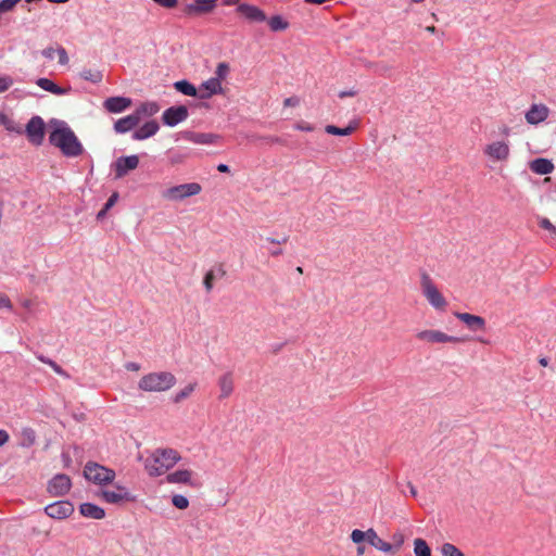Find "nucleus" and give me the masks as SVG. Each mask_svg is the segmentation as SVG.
Segmentation results:
<instances>
[{
    "instance_id": "52",
    "label": "nucleus",
    "mask_w": 556,
    "mask_h": 556,
    "mask_svg": "<svg viewBox=\"0 0 556 556\" xmlns=\"http://www.w3.org/2000/svg\"><path fill=\"white\" fill-rule=\"evenodd\" d=\"M293 127L296 130L305 131V132H311V131L315 130V126L314 125H312V124H309L307 122H304V121L296 122L293 125Z\"/></svg>"
},
{
    "instance_id": "20",
    "label": "nucleus",
    "mask_w": 556,
    "mask_h": 556,
    "mask_svg": "<svg viewBox=\"0 0 556 556\" xmlns=\"http://www.w3.org/2000/svg\"><path fill=\"white\" fill-rule=\"evenodd\" d=\"M155 454L159 458L160 465L164 469V472L174 467L181 459L180 454L170 447L156 448Z\"/></svg>"
},
{
    "instance_id": "46",
    "label": "nucleus",
    "mask_w": 556,
    "mask_h": 556,
    "mask_svg": "<svg viewBox=\"0 0 556 556\" xmlns=\"http://www.w3.org/2000/svg\"><path fill=\"white\" fill-rule=\"evenodd\" d=\"M404 539L405 538H404L403 533H401V532L393 533V535H392V543H390L391 546L393 547L391 549V555L392 556L395 555L400 551V548L404 544Z\"/></svg>"
},
{
    "instance_id": "38",
    "label": "nucleus",
    "mask_w": 556,
    "mask_h": 556,
    "mask_svg": "<svg viewBox=\"0 0 556 556\" xmlns=\"http://www.w3.org/2000/svg\"><path fill=\"white\" fill-rule=\"evenodd\" d=\"M79 75L84 80L90 81L92 84H100L103 79V74L101 71L92 72L91 70L85 68L80 72Z\"/></svg>"
},
{
    "instance_id": "31",
    "label": "nucleus",
    "mask_w": 556,
    "mask_h": 556,
    "mask_svg": "<svg viewBox=\"0 0 556 556\" xmlns=\"http://www.w3.org/2000/svg\"><path fill=\"white\" fill-rule=\"evenodd\" d=\"M144 469L150 477H160L164 473V469L160 465L155 451L152 453V455L146 458Z\"/></svg>"
},
{
    "instance_id": "21",
    "label": "nucleus",
    "mask_w": 556,
    "mask_h": 556,
    "mask_svg": "<svg viewBox=\"0 0 556 556\" xmlns=\"http://www.w3.org/2000/svg\"><path fill=\"white\" fill-rule=\"evenodd\" d=\"M200 100H207L211 99L215 94H223L224 88L222 86V83H219L217 79H214L211 77L210 79L203 81L200 87L198 88Z\"/></svg>"
},
{
    "instance_id": "5",
    "label": "nucleus",
    "mask_w": 556,
    "mask_h": 556,
    "mask_svg": "<svg viewBox=\"0 0 556 556\" xmlns=\"http://www.w3.org/2000/svg\"><path fill=\"white\" fill-rule=\"evenodd\" d=\"M46 132L47 124L39 115L31 116L25 125V128H23V135H25L27 140L35 147H39L43 143Z\"/></svg>"
},
{
    "instance_id": "48",
    "label": "nucleus",
    "mask_w": 556,
    "mask_h": 556,
    "mask_svg": "<svg viewBox=\"0 0 556 556\" xmlns=\"http://www.w3.org/2000/svg\"><path fill=\"white\" fill-rule=\"evenodd\" d=\"M167 153H168V160H169L170 164H173V165L182 163L187 156L186 154H182L178 151H173V150H169Z\"/></svg>"
},
{
    "instance_id": "6",
    "label": "nucleus",
    "mask_w": 556,
    "mask_h": 556,
    "mask_svg": "<svg viewBox=\"0 0 556 556\" xmlns=\"http://www.w3.org/2000/svg\"><path fill=\"white\" fill-rule=\"evenodd\" d=\"M202 187L198 182H187L173 186L164 191V197L172 201H182L189 197L199 194Z\"/></svg>"
},
{
    "instance_id": "37",
    "label": "nucleus",
    "mask_w": 556,
    "mask_h": 556,
    "mask_svg": "<svg viewBox=\"0 0 556 556\" xmlns=\"http://www.w3.org/2000/svg\"><path fill=\"white\" fill-rule=\"evenodd\" d=\"M414 553L415 556H431V547L425 539L417 538L414 540Z\"/></svg>"
},
{
    "instance_id": "24",
    "label": "nucleus",
    "mask_w": 556,
    "mask_h": 556,
    "mask_svg": "<svg viewBox=\"0 0 556 556\" xmlns=\"http://www.w3.org/2000/svg\"><path fill=\"white\" fill-rule=\"evenodd\" d=\"M484 153L496 161H504L509 156V147L504 141L492 142L486 146Z\"/></svg>"
},
{
    "instance_id": "7",
    "label": "nucleus",
    "mask_w": 556,
    "mask_h": 556,
    "mask_svg": "<svg viewBox=\"0 0 556 556\" xmlns=\"http://www.w3.org/2000/svg\"><path fill=\"white\" fill-rule=\"evenodd\" d=\"M140 163L139 155H122L117 157L111 165L114 173V179H121L127 176L130 172L138 168Z\"/></svg>"
},
{
    "instance_id": "41",
    "label": "nucleus",
    "mask_w": 556,
    "mask_h": 556,
    "mask_svg": "<svg viewBox=\"0 0 556 556\" xmlns=\"http://www.w3.org/2000/svg\"><path fill=\"white\" fill-rule=\"evenodd\" d=\"M370 533V529L366 530V531H363V530H359V529H354L352 532H351V540L357 544V545H361V544H364V543H368V540H369V534Z\"/></svg>"
},
{
    "instance_id": "4",
    "label": "nucleus",
    "mask_w": 556,
    "mask_h": 556,
    "mask_svg": "<svg viewBox=\"0 0 556 556\" xmlns=\"http://www.w3.org/2000/svg\"><path fill=\"white\" fill-rule=\"evenodd\" d=\"M420 285L422 294L428 300L430 305L438 311H445L447 301L434 285L431 277L425 270H422L420 274Z\"/></svg>"
},
{
    "instance_id": "9",
    "label": "nucleus",
    "mask_w": 556,
    "mask_h": 556,
    "mask_svg": "<svg viewBox=\"0 0 556 556\" xmlns=\"http://www.w3.org/2000/svg\"><path fill=\"white\" fill-rule=\"evenodd\" d=\"M416 338L432 343H463L468 341V337L448 336L440 330H421L416 333Z\"/></svg>"
},
{
    "instance_id": "53",
    "label": "nucleus",
    "mask_w": 556,
    "mask_h": 556,
    "mask_svg": "<svg viewBox=\"0 0 556 556\" xmlns=\"http://www.w3.org/2000/svg\"><path fill=\"white\" fill-rule=\"evenodd\" d=\"M59 55V63L61 65H65L68 63V54H67V51L65 50L64 47L60 46L58 47L56 51H55Z\"/></svg>"
},
{
    "instance_id": "12",
    "label": "nucleus",
    "mask_w": 556,
    "mask_h": 556,
    "mask_svg": "<svg viewBox=\"0 0 556 556\" xmlns=\"http://www.w3.org/2000/svg\"><path fill=\"white\" fill-rule=\"evenodd\" d=\"M236 12L249 23H263L267 21V15L261 8L247 2L238 4Z\"/></svg>"
},
{
    "instance_id": "1",
    "label": "nucleus",
    "mask_w": 556,
    "mask_h": 556,
    "mask_svg": "<svg viewBox=\"0 0 556 556\" xmlns=\"http://www.w3.org/2000/svg\"><path fill=\"white\" fill-rule=\"evenodd\" d=\"M49 142L66 157H76L84 153V147L66 122L51 118L49 121Z\"/></svg>"
},
{
    "instance_id": "45",
    "label": "nucleus",
    "mask_w": 556,
    "mask_h": 556,
    "mask_svg": "<svg viewBox=\"0 0 556 556\" xmlns=\"http://www.w3.org/2000/svg\"><path fill=\"white\" fill-rule=\"evenodd\" d=\"M2 126L5 128L9 132H14L17 135H23V127L15 123L12 118H10L8 115L4 118V123Z\"/></svg>"
},
{
    "instance_id": "60",
    "label": "nucleus",
    "mask_w": 556,
    "mask_h": 556,
    "mask_svg": "<svg viewBox=\"0 0 556 556\" xmlns=\"http://www.w3.org/2000/svg\"><path fill=\"white\" fill-rule=\"evenodd\" d=\"M55 51H56V50H54L53 48L48 47V48H46V49H43V50L41 51V54H42V56H45L46 59L52 60Z\"/></svg>"
},
{
    "instance_id": "13",
    "label": "nucleus",
    "mask_w": 556,
    "mask_h": 556,
    "mask_svg": "<svg viewBox=\"0 0 556 556\" xmlns=\"http://www.w3.org/2000/svg\"><path fill=\"white\" fill-rule=\"evenodd\" d=\"M132 99L125 96L109 97L103 101V109L111 114H119L132 106Z\"/></svg>"
},
{
    "instance_id": "40",
    "label": "nucleus",
    "mask_w": 556,
    "mask_h": 556,
    "mask_svg": "<svg viewBox=\"0 0 556 556\" xmlns=\"http://www.w3.org/2000/svg\"><path fill=\"white\" fill-rule=\"evenodd\" d=\"M197 387V383H189L187 384L182 390H180L179 392H177L173 397H172V401L174 403H180L182 402L184 400L188 399L191 393L194 391Z\"/></svg>"
},
{
    "instance_id": "43",
    "label": "nucleus",
    "mask_w": 556,
    "mask_h": 556,
    "mask_svg": "<svg viewBox=\"0 0 556 556\" xmlns=\"http://www.w3.org/2000/svg\"><path fill=\"white\" fill-rule=\"evenodd\" d=\"M172 505L179 510H185L189 507V500L185 495L174 494L172 496Z\"/></svg>"
},
{
    "instance_id": "16",
    "label": "nucleus",
    "mask_w": 556,
    "mask_h": 556,
    "mask_svg": "<svg viewBox=\"0 0 556 556\" xmlns=\"http://www.w3.org/2000/svg\"><path fill=\"white\" fill-rule=\"evenodd\" d=\"M99 495L102 500L109 504L122 505L123 503H136L138 501L137 495L130 492H115L110 490H101Z\"/></svg>"
},
{
    "instance_id": "15",
    "label": "nucleus",
    "mask_w": 556,
    "mask_h": 556,
    "mask_svg": "<svg viewBox=\"0 0 556 556\" xmlns=\"http://www.w3.org/2000/svg\"><path fill=\"white\" fill-rule=\"evenodd\" d=\"M192 470L189 469H177L166 476L168 483L187 484L191 488H201L202 483L200 480L192 479Z\"/></svg>"
},
{
    "instance_id": "26",
    "label": "nucleus",
    "mask_w": 556,
    "mask_h": 556,
    "mask_svg": "<svg viewBox=\"0 0 556 556\" xmlns=\"http://www.w3.org/2000/svg\"><path fill=\"white\" fill-rule=\"evenodd\" d=\"M36 85L39 86L45 91H48L55 96H64L71 92L72 88L68 87H62L59 86L56 83H54L52 79L47 77H39L36 80Z\"/></svg>"
},
{
    "instance_id": "11",
    "label": "nucleus",
    "mask_w": 556,
    "mask_h": 556,
    "mask_svg": "<svg viewBox=\"0 0 556 556\" xmlns=\"http://www.w3.org/2000/svg\"><path fill=\"white\" fill-rule=\"evenodd\" d=\"M72 488V480L66 473H56L48 481L47 491L56 497L66 495Z\"/></svg>"
},
{
    "instance_id": "27",
    "label": "nucleus",
    "mask_w": 556,
    "mask_h": 556,
    "mask_svg": "<svg viewBox=\"0 0 556 556\" xmlns=\"http://www.w3.org/2000/svg\"><path fill=\"white\" fill-rule=\"evenodd\" d=\"M226 274L227 273L222 263L207 270L203 277V286L206 292L210 293L214 288L215 280L225 277Z\"/></svg>"
},
{
    "instance_id": "44",
    "label": "nucleus",
    "mask_w": 556,
    "mask_h": 556,
    "mask_svg": "<svg viewBox=\"0 0 556 556\" xmlns=\"http://www.w3.org/2000/svg\"><path fill=\"white\" fill-rule=\"evenodd\" d=\"M230 71V66L227 62H219L215 70V77L214 79H217L219 83H222L223 79H225Z\"/></svg>"
},
{
    "instance_id": "28",
    "label": "nucleus",
    "mask_w": 556,
    "mask_h": 556,
    "mask_svg": "<svg viewBox=\"0 0 556 556\" xmlns=\"http://www.w3.org/2000/svg\"><path fill=\"white\" fill-rule=\"evenodd\" d=\"M160 111V105L155 101L141 102L134 111L139 123L142 118H150Z\"/></svg>"
},
{
    "instance_id": "23",
    "label": "nucleus",
    "mask_w": 556,
    "mask_h": 556,
    "mask_svg": "<svg viewBox=\"0 0 556 556\" xmlns=\"http://www.w3.org/2000/svg\"><path fill=\"white\" fill-rule=\"evenodd\" d=\"M139 124V121L132 112L131 114H128L115 121L113 124V129L116 134L123 135L129 131H134Z\"/></svg>"
},
{
    "instance_id": "54",
    "label": "nucleus",
    "mask_w": 556,
    "mask_h": 556,
    "mask_svg": "<svg viewBox=\"0 0 556 556\" xmlns=\"http://www.w3.org/2000/svg\"><path fill=\"white\" fill-rule=\"evenodd\" d=\"M1 308H12L11 300L4 293H0V309Z\"/></svg>"
},
{
    "instance_id": "18",
    "label": "nucleus",
    "mask_w": 556,
    "mask_h": 556,
    "mask_svg": "<svg viewBox=\"0 0 556 556\" xmlns=\"http://www.w3.org/2000/svg\"><path fill=\"white\" fill-rule=\"evenodd\" d=\"M185 140L197 144H214L220 138L219 135L213 132H195L192 130H184L178 134Z\"/></svg>"
},
{
    "instance_id": "63",
    "label": "nucleus",
    "mask_w": 556,
    "mask_h": 556,
    "mask_svg": "<svg viewBox=\"0 0 556 556\" xmlns=\"http://www.w3.org/2000/svg\"><path fill=\"white\" fill-rule=\"evenodd\" d=\"M126 369L128 370H131V371H137L140 369V365L138 363H135V362H128L126 365H125Z\"/></svg>"
},
{
    "instance_id": "51",
    "label": "nucleus",
    "mask_w": 556,
    "mask_h": 556,
    "mask_svg": "<svg viewBox=\"0 0 556 556\" xmlns=\"http://www.w3.org/2000/svg\"><path fill=\"white\" fill-rule=\"evenodd\" d=\"M538 225L541 228L548 230L551 233L556 235V227L551 223V220L548 218L539 217Z\"/></svg>"
},
{
    "instance_id": "56",
    "label": "nucleus",
    "mask_w": 556,
    "mask_h": 556,
    "mask_svg": "<svg viewBox=\"0 0 556 556\" xmlns=\"http://www.w3.org/2000/svg\"><path fill=\"white\" fill-rule=\"evenodd\" d=\"M289 240V236H283L281 238H273V237H267L266 238V241L271 243V244H283V243H287Z\"/></svg>"
},
{
    "instance_id": "33",
    "label": "nucleus",
    "mask_w": 556,
    "mask_h": 556,
    "mask_svg": "<svg viewBox=\"0 0 556 556\" xmlns=\"http://www.w3.org/2000/svg\"><path fill=\"white\" fill-rule=\"evenodd\" d=\"M368 535V544L370 546L388 555H391V549L393 548L391 544L389 542L383 541L372 528H370V533Z\"/></svg>"
},
{
    "instance_id": "34",
    "label": "nucleus",
    "mask_w": 556,
    "mask_h": 556,
    "mask_svg": "<svg viewBox=\"0 0 556 556\" xmlns=\"http://www.w3.org/2000/svg\"><path fill=\"white\" fill-rule=\"evenodd\" d=\"M218 387L220 389L219 399L228 397L233 391V379L231 372H226L218 379Z\"/></svg>"
},
{
    "instance_id": "42",
    "label": "nucleus",
    "mask_w": 556,
    "mask_h": 556,
    "mask_svg": "<svg viewBox=\"0 0 556 556\" xmlns=\"http://www.w3.org/2000/svg\"><path fill=\"white\" fill-rule=\"evenodd\" d=\"M442 556H465V554L454 544L444 543L441 546Z\"/></svg>"
},
{
    "instance_id": "10",
    "label": "nucleus",
    "mask_w": 556,
    "mask_h": 556,
    "mask_svg": "<svg viewBox=\"0 0 556 556\" xmlns=\"http://www.w3.org/2000/svg\"><path fill=\"white\" fill-rule=\"evenodd\" d=\"M45 514L53 519H65L68 518L75 510L74 504L68 500H61L47 505Z\"/></svg>"
},
{
    "instance_id": "3",
    "label": "nucleus",
    "mask_w": 556,
    "mask_h": 556,
    "mask_svg": "<svg viewBox=\"0 0 556 556\" xmlns=\"http://www.w3.org/2000/svg\"><path fill=\"white\" fill-rule=\"evenodd\" d=\"M84 477L86 480L97 485H108L114 482L116 472L114 469L108 468L93 460H89L85 465Z\"/></svg>"
},
{
    "instance_id": "14",
    "label": "nucleus",
    "mask_w": 556,
    "mask_h": 556,
    "mask_svg": "<svg viewBox=\"0 0 556 556\" xmlns=\"http://www.w3.org/2000/svg\"><path fill=\"white\" fill-rule=\"evenodd\" d=\"M216 5L211 0H193L191 3L185 4L182 14L185 16H201L212 13Z\"/></svg>"
},
{
    "instance_id": "36",
    "label": "nucleus",
    "mask_w": 556,
    "mask_h": 556,
    "mask_svg": "<svg viewBox=\"0 0 556 556\" xmlns=\"http://www.w3.org/2000/svg\"><path fill=\"white\" fill-rule=\"evenodd\" d=\"M118 199L119 193L117 191H113L111 195L108 198L106 202L101 207V210L97 213L96 218L98 222H101L106 217L108 213L117 203Z\"/></svg>"
},
{
    "instance_id": "50",
    "label": "nucleus",
    "mask_w": 556,
    "mask_h": 556,
    "mask_svg": "<svg viewBox=\"0 0 556 556\" xmlns=\"http://www.w3.org/2000/svg\"><path fill=\"white\" fill-rule=\"evenodd\" d=\"M155 4L161 8L172 10L179 5V0H152Z\"/></svg>"
},
{
    "instance_id": "32",
    "label": "nucleus",
    "mask_w": 556,
    "mask_h": 556,
    "mask_svg": "<svg viewBox=\"0 0 556 556\" xmlns=\"http://www.w3.org/2000/svg\"><path fill=\"white\" fill-rule=\"evenodd\" d=\"M174 88L177 92L198 99V88L188 79H180L174 83Z\"/></svg>"
},
{
    "instance_id": "59",
    "label": "nucleus",
    "mask_w": 556,
    "mask_h": 556,
    "mask_svg": "<svg viewBox=\"0 0 556 556\" xmlns=\"http://www.w3.org/2000/svg\"><path fill=\"white\" fill-rule=\"evenodd\" d=\"M10 440L8 431L0 429V447L7 444Z\"/></svg>"
},
{
    "instance_id": "62",
    "label": "nucleus",
    "mask_w": 556,
    "mask_h": 556,
    "mask_svg": "<svg viewBox=\"0 0 556 556\" xmlns=\"http://www.w3.org/2000/svg\"><path fill=\"white\" fill-rule=\"evenodd\" d=\"M216 169L219 172V173H223V174H229L230 173V167L229 165L225 164V163H220L217 165Z\"/></svg>"
},
{
    "instance_id": "47",
    "label": "nucleus",
    "mask_w": 556,
    "mask_h": 556,
    "mask_svg": "<svg viewBox=\"0 0 556 556\" xmlns=\"http://www.w3.org/2000/svg\"><path fill=\"white\" fill-rule=\"evenodd\" d=\"M22 0H0V15L12 12Z\"/></svg>"
},
{
    "instance_id": "49",
    "label": "nucleus",
    "mask_w": 556,
    "mask_h": 556,
    "mask_svg": "<svg viewBox=\"0 0 556 556\" xmlns=\"http://www.w3.org/2000/svg\"><path fill=\"white\" fill-rule=\"evenodd\" d=\"M13 85V78L9 75H0V93L8 91Z\"/></svg>"
},
{
    "instance_id": "55",
    "label": "nucleus",
    "mask_w": 556,
    "mask_h": 556,
    "mask_svg": "<svg viewBox=\"0 0 556 556\" xmlns=\"http://www.w3.org/2000/svg\"><path fill=\"white\" fill-rule=\"evenodd\" d=\"M299 104H300V98L296 96L286 98L283 101L285 106H298Z\"/></svg>"
},
{
    "instance_id": "58",
    "label": "nucleus",
    "mask_w": 556,
    "mask_h": 556,
    "mask_svg": "<svg viewBox=\"0 0 556 556\" xmlns=\"http://www.w3.org/2000/svg\"><path fill=\"white\" fill-rule=\"evenodd\" d=\"M358 93L357 90L351 89V90H342L339 92L338 97L340 99L346 98V97H355Z\"/></svg>"
},
{
    "instance_id": "35",
    "label": "nucleus",
    "mask_w": 556,
    "mask_h": 556,
    "mask_svg": "<svg viewBox=\"0 0 556 556\" xmlns=\"http://www.w3.org/2000/svg\"><path fill=\"white\" fill-rule=\"evenodd\" d=\"M266 22L269 26V29L274 33L285 31L290 26L289 22L280 14H275L270 17H267Z\"/></svg>"
},
{
    "instance_id": "8",
    "label": "nucleus",
    "mask_w": 556,
    "mask_h": 556,
    "mask_svg": "<svg viewBox=\"0 0 556 556\" xmlns=\"http://www.w3.org/2000/svg\"><path fill=\"white\" fill-rule=\"evenodd\" d=\"M189 115L188 108L185 104H176L167 108L162 116V124L168 127H175L186 121Z\"/></svg>"
},
{
    "instance_id": "64",
    "label": "nucleus",
    "mask_w": 556,
    "mask_h": 556,
    "mask_svg": "<svg viewBox=\"0 0 556 556\" xmlns=\"http://www.w3.org/2000/svg\"><path fill=\"white\" fill-rule=\"evenodd\" d=\"M283 254V250L281 248H274L269 250V255L273 257H277Z\"/></svg>"
},
{
    "instance_id": "30",
    "label": "nucleus",
    "mask_w": 556,
    "mask_h": 556,
    "mask_svg": "<svg viewBox=\"0 0 556 556\" xmlns=\"http://www.w3.org/2000/svg\"><path fill=\"white\" fill-rule=\"evenodd\" d=\"M358 125H359V123L356 119L351 121L344 127H339L337 125L329 124V125H326L325 131L328 135L339 136V137H346V136L352 135L356 130Z\"/></svg>"
},
{
    "instance_id": "22",
    "label": "nucleus",
    "mask_w": 556,
    "mask_h": 556,
    "mask_svg": "<svg viewBox=\"0 0 556 556\" xmlns=\"http://www.w3.org/2000/svg\"><path fill=\"white\" fill-rule=\"evenodd\" d=\"M549 114V110L545 104H531L530 109L526 112V121L530 125H538L544 122Z\"/></svg>"
},
{
    "instance_id": "17",
    "label": "nucleus",
    "mask_w": 556,
    "mask_h": 556,
    "mask_svg": "<svg viewBox=\"0 0 556 556\" xmlns=\"http://www.w3.org/2000/svg\"><path fill=\"white\" fill-rule=\"evenodd\" d=\"M160 130V124L156 119L152 118L144 122L141 126H137L131 134L132 140L142 141L147 140Z\"/></svg>"
},
{
    "instance_id": "29",
    "label": "nucleus",
    "mask_w": 556,
    "mask_h": 556,
    "mask_svg": "<svg viewBox=\"0 0 556 556\" xmlns=\"http://www.w3.org/2000/svg\"><path fill=\"white\" fill-rule=\"evenodd\" d=\"M529 168L536 175H548L553 173L555 166L549 159L536 157L529 162Z\"/></svg>"
},
{
    "instance_id": "2",
    "label": "nucleus",
    "mask_w": 556,
    "mask_h": 556,
    "mask_svg": "<svg viewBox=\"0 0 556 556\" xmlns=\"http://www.w3.org/2000/svg\"><path fill=\"white\" fill-rule=\"evenodd\" d=\"M177 382L174 374L169 371L150 372L138 382V388L146 392H163L173 388Z\"/></svg>"
},
{
    "instance_id": "61",
    "label": "nucleus",
    "mask_w": 556,
    "mask_h": 556,
    "mask_svg": "<svg viewBox=\"0 0 556 556\" xmlns=\"http://www.w3.org/2000/svg\"><path fill=\"white\" fill-rule=\"evenodd\" d=\"M286 344H287V341L271 345V353L278 354Z\"/></svg>"
},
{
    "instance_id": "19",
    "label": "nucleus",
    "mask_w": 556,
    "mask_h": 556,
    "mask_svg": "<svg viewBox=\"0 0 556 556\" xmlns=\"http://www.w3.org/2000/svg\"><path fill=\"white\" fill-rule=\"evenodd\" d=\"M454 316L473 332L485 330L486 321L482 316L459 312H455Z\"/></svg>"
},
{
    "instance_id": "39",
    "label": "nucleus",
    "mask_w": 556,
    "mask_h": 556,
    "mask_svg": "<svg viewBox=\"0 0 556 556\" xmlns=\"http://www.w3.org/2000/svg\"><path fill=\"white\" fill-rule=\"evenodd\" d=\"M36 441V432L33 428H24L22 430V442L21 445L23 447H30L35 444Z\"/></svg>"
},
{
    "instance_id": "57",
    "label": "nucleus",
    "mask_w": 556,
    "mask_h": 556,
    "mask_svg": "<svg viewBox=\"0 0 556 556\" xmlns=\"http://www.w3.org/2000/svg\"><path fill=\"white\" fill-rule=\"evenodd\" d=\"M61 458H62L64 468L71 467V465H72V457H71V455L67 452H62Z\"/></svg>"
},
{
    "instance_id": "25",
    "label": "nucleus",
    "mask_w": 556,
    "mask_h": 556,
    "mask_svg": "<svg viewBox=\"0 0 556 556\" xmlns=\"http://www.w3.org/2000/svg\"><path fill=\"white\" fill-rule=\"evenodd\" d=\"M78 510L79 514L85 518L100 520L105 517L104 508L91 502L81 503L78 506Z\"/></svg>"
}]
</instances>
